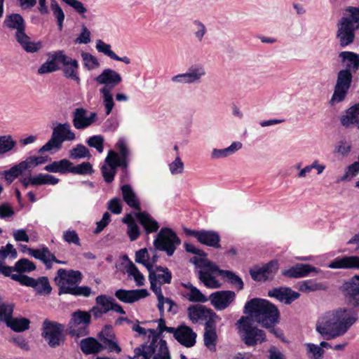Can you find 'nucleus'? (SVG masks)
<instances>
[{
	"label": "nucleus",
	"mask_w": 359,
	"mask_h": 359,
	"mask_svg": "<svg viewBox=\"0 0 359 359\" xmlns=\"http://www.w3.org/2000/svg\"><path fill=\"white\" fill-rule=\"evenodd\" d=\"M358 314L350 309L340 308L325 313L316 324V331L325 339L344 335L358 320Z\"/></svg>",
	"instance_id": "nucleus-1"
},
{
	"label": "nucleus",
	"mask_w": 359,
	"mask_h": 359,
	"mask_svg": "<svg viewBox=\"0 0 359 359\" xmlns=\"http://www.w3.org/2000/svg\"><path fill=\"white\" fill-rule=\"evenodd\" d=\"M243 313L248 314V316L253 318L277 338L283 336L282 330L275 327L280 322V311L278 307L269 300L260 298L251 299L245 303Z\"/></svg>",
	"instance_id": "nucleus-2"
},
{
	"label": "nucleus",
	"mask_w": 359,
	"mask_h": 359,
	"mask_svg": "<svg viewBox=\"0 0 359 359\" xmlns=\"http://www.w3.org/2000/svg\"><path fill=\"white\" fill-rule=\"evenodd\" d=\"M235 325L241 341L248 347L262 344L267 340L265 332L254 326L249 316H241Z\"/></svg>",
	"instance_id": "nucleus-3"
},
{
	"label": "nucleus",
	"mask_w": 359,
	"mask_h": 359,
	"mask_svg": "<svg viewBox=\"0 0 359 359\" xmlns=\"http://www.w3.org/2000/svg\"><path fill=\"white\" fill-rule=\"evenodd\" d=\"M123 199L126 203L135 210L140 211V201L130 184H124L121 187ZM139 222L147 232L156 231L159 227L158 223L146 212H138L135 214Z\"/></svg>",
	"instance_id": "nucleus-4"
},
{
	"label": "nucleus",
	"mask_w": 359,
	"mask_h": 359,
	"mask_svg": "<svg viewBox=\"0 0 359 359\" xmlns=\"http://www.w3.org/2000/svg\"><path fill=\"white\" fill-rule=\"evenodd\" d=\"M75 138V133L71 130L69 123H58L53 128L50 139L39 149L38 153L43 154L52 150L57 151L65 141H72Z\"/></svg>",
	"instance_id": "nucleus-5"
},
{
	"label": "nucleus",
	"mask_w": 359,
	"mask_h": 359,
	"mask_svg": "<svg viewBox=\"0 0 359 359\" xmlns=\"http://www.w3.org/2000/svg\"><path fill=\"white\" fill-rule=\"evenodd\" d=\"M62 324L46 319L42 325L41 336L50 348H55L65 342Z\"/></svg>",
	"instance_id": "nucleus-6"
},
{
	"label": "nucleus",
	"mask_w": 359,
	"mask_h": 359,
	"mask_svg": "<svg viewBox=\"0 0 359 359\" xmlns=\"http://www.w3.org/2000/svg\"><path fill=\"white\" fill-rule=\"evenodd\" d=\"M90 311L77 310L72 313V318L69 322V334L72 337H83L89 333L88 327L91 321Z\"/></svg>",
	"instance_id": "nucleus-7"
},
{
	"label": "nucleus",
	"mask_w": 359,
	"mask_h": 359,
	"mask_svg": "<svg viewBox=\"0 0 359 359\" xmlns=\"http://www.w3.org/2000/svg\"><path fill=\"white\" fill-rule=\"evenodd\" d=\"M352 81L353 73L348 72V69H341L337 73L334 93L330 102L333 104L343 102L351 86Z\"/></svg>",
	"instance_id": "nucleus-8"
},
{
	"label": "nucleus",
	"mask_w": 359,
	"mask_h": 359,
	"mask_svg": "<svg viewBox=\"0 0 359 359\" xmlns=\"http://www.w3.org/2000/svg\"><path fill=\"white\" fill-rule=\"evenodd\" d=\"M183 231L186 236L196 238L201 245L208 247H221V237L217 231L205 229L197 231L187 227H183Z\"/></svg>",
	"instance_id": "nucleus-9"
},
{
	"label": "nucleus",
	"mask_w": 359,
	"mask_h": 359,
	"mask_svg": "<svg viewBox=\"0 0 359 359\" xmlns=\"http://www.w3.org/2000/svg\"><path fill=\"white\" fill-rule=\"evenodd\" d=\"M278 270V263L276 260H271L261 267L255 266L250 269L249 273L251 278L257 282H266L272 280Z\"/></svg>",
	"instance_id": "nucleus-10"
},
{
	"label": "nucleus",
	"mask_w": 359,
	"mask_h": 359,
	"mask_svg": "<svg viewBox=\"0 0 359 359\" xmlns=\"http://www.w3.org/2000/svg\"><path fill=\"white\" fill-rule=\"evenodd\" d=\"M339 291L346 305L352 311V309L359 311V282L355 283L349 279L345 280L339 287Z\"/></svg>",
	"instance_id": "nucleus-11"
},
{
	"label": "nucleus",
	"mask_w": 359,
	"mask_h": 359,
	"mask_svg": "<svg viewBox=\"0 0 359 359\" xmlns=\"http://www.w3.org/2000/svg\"><path fill=\"white\" fill-rule=\"evenodd\" d=\"M205 74L206 72L204 67L202 65L196 64L189 67L186 73L172 76L171 81L180 83H199L201 78Z\"/></svg>",
	"instance_id": "nucleus-12"
},
{
	"label": "nucleus",
	"mask_w": 359,
	"mask_h": 359,
	"mask_svg": "<svg viewBox=\"0 0 359 359\" xmlns=\"http://www.w3.org/2000/svg\"><path fill=\"white\" fill-rule=\"evenodd\" d=\"M83 279L81 271L73 269H59L55 277V282L59 286V290L63 287H73L79 284Z\"/></svg>",
	"instance_id": "nucleus-13"
},
{
	"label": "nucleus",
	"mask_w": 359,
	"mask_h": 359,
	"mask_svg": "<svg viewBox=\"0 0 359 359\" xmlns=\"http://www.w3.org/2000/svg\"><path fill=\"white\" fill-rule=\"evenodd\" d=\"M180 244V238L169 227L161 228L154 241V247H177Z\"/></svg>",
	"instance_id": "nucleus-14"
},
{
	"label": "nucleus",
	"mask_w": 359,
	"mask_h": 359,
	"mask_svg": "<svg viewBox=\"0 0 359 359\" xmlns=\"http://www.w3.org/2000/svg\"><path fill=\"white\" fill-rule=\"evenodd\" d=\"M336 39L339 41V46L344 48L352 44L355 38V29L349 26V22L339 20L337 24Z\"/></svg>",
	"instance_id": "nucleus-15"
},
{
	"label": "nucleus",
	"mask_w": 359,
	"mask_h": 359,
	"mask_svg": "<svg viewBox=\"0 0 359 359\" xmlns=\"http://www.w3.org/2000/svg\"><path fill=\"white\" fill-rule=\"evenodd\" d=\"M174 338L182 346L187 348L193 347L196 342L197 334L191 327L182 324L172 332Z\"/></svg>",
	"instance_id": "nucleus-16"
},
{
	"label": "nucleus",
	"mask_w": 359,
	"mask_h": 359,
	"mask_svg": "<svg viewBox=\"0 0 359 359\" xmlns=\"http://www.w3.org/2000/svg\"><path fill=\"white\" fill-rule=\"evenodd\" d=\"M62 58H65V60H61V64L64 66L62 68L64 76L79 84L81 79L79 74V65L78 60L66 55L64 50H62Z\"/></svg>",
	"instance_id": "nucleus-17"
},
{
	"label": "nucleus",
	"mask_w": 359,
	"mask_h": 359,
	"mask_svg": "<svg viewBox=\"0 0 359 359\" xmlns=\"http://www.w3.org/2000/svg\"><path fill=\"white\" fill-rule=\"evenodd\" d=\"M62 50L48 52L47 53L48 60L39 67L37 73L42 75L60 69V67L57 62L61 63V60H65V58H62Z\"/></svg>",
	"instance_id": "nucleus-18"
},
{
	"label": "nucleus",
	"mask_w": 359,
	"mask_h": 359,
	"mask_svg": "<svg viewBox=\"0 0 359 359\" xmlns=\"http://www.w3.org/2000/svg\"><path fill=\"white\" fill-rule=\"evenodd\" d=\"M233 291L223 290L213 292L210 296L212 304L217 310H224L235 299Z\"/></svg>",
	"instance_id": "nucleus-19"
},
{
	"label": "nucleus",
	"mask_w": 359,
	"mask_h": 359,
	"mask_svg": "<svg viewBox=\"0 0 359 359\" xmlns=\"http://www.w3.org/2000/svg\"><path fill=\"white\" fill-rule=\"evenodd\" d=\"M114 299L108 297L106 294H100L95 298L96 306H93L90 312L95 319L101 318L104 313H107L112 309V304Z\"/></svg>",
	"instance_id": "nucleus-20"
},
{
	"label": "nucleus",
	"mask_w": 359,
	"mask_h": 359,
	"mask_svg": "<svg viewBox=\"0 0 359 359\" xmlns=\"http://www.w3.org/2000/svg\"><path fill=\"white\" fill-rule=\"evenodd\" d=\"M268 296L274 297L280 302H284L285 304H290L299 297L300 294L292 290L290 287H279L270 290Z\"/></svg>",
	"instance_id": "nucleus-21"
},
{
	"label": "nucleus",
	"mask_w": 359,
	"mask_h": 359,
	"mask_svg": "<svg viewBox=\"0 0 359 359\" xmlns=\"http://www.w3.org/2000/svg\"><path fill=\"white\" fill-rule=\"evenodd\" d=\"M95 81L101 85H104L103 87L110 88V90L112 88H114L118 85L121 81L122 77L117 72L111 69H104L100 74L95 78Z\"/></svg>",
	"instance_id": "nucleus-22"
},
{
	"label": "nucleus",
	"mask_w": 359,
	"mask_h": 359,
	"mask_svg": "<svg viewBox=\"0 0 359 359\" xmlns=\"http://www.w3.org/2000/svg\"><path fill=\"white\" fill-rule=\"evenodd\" d=\"M149 292L146 289L127 290L119 289L116 291L115 297L123 303L132 304L140 299L149 296Z\"/></svg>",
	"instance_id": "nucleus-23"
},
{
	"label": "nucleus",
	"mask_w": 359,
	"mask_h": 359,
	"mask_svg": "<svg viewBox=\"0 0 359 359\" xmlns=\"http://www.w3.org/2000/svg\"><path fill=\"white\" fill-rule=\"evenodd\" d=\"M316 267L308 264H297L288 269L282 271V275L291 278H299L307 276L311 272H317Z\"/></svg>",
	"instance_id": "nucleus-24"
},
{
	"label": "nucleus",
	"mask_w": 359,
	"mask_h": 359,
	"mask_svg": "<svg viewBox=\"0 0 359 359\" xmlns=\"http://www.w3.org/2000/svg\"><path fill=\"white\" fill-rule=\"evenodd\" d=\"M188 252L199 255V257H194L190 259V262L196 265L198 267L205 266L208 267L212 271L217 272L221 270L219 267L205 259L206 254L201 248H185Z\"/></svg>",
	"instance_id": "nucleus-25"
},
{
	"label": "nucleus",
	"mask_w": 359,
	"mask_h": 359,
	"mask_svg": "<svg viewBox=\"0 0 359 359\" xmlns=\"http://www.w3.org/2000/svg\"><path fill=\"white\" fill-rule=\"evenodd\" d=\"M331 269H359V257L343 256L333 259L328 265Z\"/></svg>",
	"instance_id": "nucleus-26"
},
{
	"label": "nucleus",
	"mask_w": 359,
	"mask_h": 359,
	"mask_svg": "<svg viewBox=\"0 0 359 359\" xmlns=\"http://www.w3.org/2000/svg\"><path fill=\"white\" fill-rule=\"evenodd\" d=\"M30 251V255L34 258L41 260L43 262L48 269L52 266V263L56 262L58 264H65V262H61L55 257L54 254L49 252L48 248H27Z\"/></svg>",
	"instance_id": "nucleus-27"
},
{
	"label": "nucleus",
	"mask_w": 359,
	"mask_h": 359,
	"mask_svg": "<svg viewBox=\"0 0 359 359\" xmlns=\"http://www.w3.org/2000/svg\"><path fill=\"white\" fill-rule=\"evenodd\" d=\"M339 57L341 64L351 73H355L359 69V54L351 51L339 53Z\"/></svg>",
	"instance_id": "nucleus-28"
},
{
	"label": "nucleus",
	"mask_w": 359,
	"mask_h": 359,
	"mask_svg": "<svg viewBox=\"0 0 359 359\" xmlns=\"http://www.w3.org/2000/svg\"><path fill=\"white\" fill-rule=\"evenodd\" d=\"M341 124L346 128L359 126V103L349 107L339 118Z\"/></svg>",
	"instance_id": "nucleus-29"
},
{
	"label": "nucleus",
	"mask_w": 359,
	"mask_h": 359,
	"mask_svg": "<svg viewBox=\"0 0 359 359\" xmlns=\"http://www.w3.org/2000/svg\"><path fill=\"white\" fill-rule=\"evenodd\" d=\"M211 309H207L201 304L191 305L187 309L189 318L193 323L204 321L211 312Z\"/></svg>",
	"instance_id": "nucleus-30"
},
{
	"label": "nucleus",
	"mask_w": 359,
	"mask_h": 359,
	"mask_svg": "<svg viewBox=\"0 0 359 359\" xmlns=\"http://www.w3.org/2000/svg\"><path fill=\"white\" fill-rule=\"evenodd\" d=\"M80 348L85 355H91L101 352L104 346L95 338L90 337L80 341Z\"/></svg>",
	"instance_id": "nucleus-31"
},
{
	"label": "nucleus",
	"mask_w": 359,
	"mask_h": 359,
	"mask_svg": "<svg viewBox=\"0 0 359 359\" xmlns=\"http://www.w3.org/2000/svg\"><path fill=\"white\" fill-rule=\"evenodd\" d=\"M4 25L7 28L20 32L22 29H25V21L22 16L19 13H11L7 15L4 21Z\"/></svg>",
	"instance_id": "nucleus-32"
},
{
	"label": "nucleus",
	"mask_w": 359,
	"mask_h": 359,
	"mask_svg": "<svg viewBox=\"0 0 359 359\" xmlns=\"http://www.w3.org/2000/svg\"><path fill=\"white\" fill-rule=\"evenodd\" d=\"M72 165V162L66 158H64L60 161H53V163L46 165L43 170L49 172L67 174L70 172Z\"/></svg>",
	"instance_id": "nucleus-33"
},
{
	"label": "nucleus",
	"mask_w": 359,
	"mask_h": 359,
	"mask_svg": "<svg viewBox=\"0 0 359 359\" xmlns=\"http://www.w3.org/2000/svg\"><path fill=\"white\" fill-rule=\"evenodd\" d=\"M242 147L239 142H233L229 147L224 149H213L211 153V158L219 159L226 158L234 154Z\"/></svg>",
	"instance_id": "nucleus-34"
},
{
	"label": "nucleus",
	"mask_w": 359,
	"mask_h": 359,
	"mask_svg": "<svg viewBox=\"0 0 359 359\" xmlns=\"http://www.w3.org/2000/svg\"><path fill=\"white\" fill-rule=\"evenodd\" d=\"M31 321L25 317H12L7 323L6 326L16 332H22L29 329Z\"/></svg>",
	"instance_id": "nucleus-35"
},
{
	"label": "nucleus",
	"mask_w": 359,
	"mask_h": 359,
	"mask_svg": "<svg viewBox=\"0 0 359 359\" xmlns=\"http://www.w3.org/2000/svg\"><path fill=\"white\" fill-rule=\"evenodd\" d=\"M348 15L341 18L339 20L341 22L348 21L349 22V26L355 29H359V8L354 6H348L345 10Z\"/></svg>",
	"instance_id": "nucleus-36"
},
{
	"label": "nucleus",
	"mask_w": 359,
	"mask_h": 359,
	"mask_svg": "<svg viewBox=\"0 0 359 359\" xmlns=\"http://www.w3.org/2000/svg\"><path fill=\"white\" fill-rule=\"evenodd\" d=\"M104 162L105 164L101 167V172L104 182L109 184L114 181L117 170L113 164L111 158L107 156L105 158Z\"/></svg>",
	"instance_id": "nucleus-37"
},
{
	"label": "nucleus",
	"mask_w": 359,
	"mask_h": 359,
	"mask_svg": "<svg viewBox=\"0 0 359 359\" xmlns=\"http://www.w3.org/2000/svg\"><path fill=\"white\" fill-rule=\"evenodd\" d=\"M91 288L88 286L63 287L59 291V294H69L74 296L89 297L91 294Z\"/></svg>",
	"instance_id": "nucleus-38"
},
{
	"label": "nucleus",
	"mask_w": 359,
	"mask_h": 359,
	"mask_svg": "<svg viewBox=\"0 0 359 359\" xmlns=\"http://www.w3.org/2000/svg\"><path fill=\"white\" fill-rule=\"evenodd\" d=\"M219 275L223 278H226L229 282L233 285L237 290H242L244 287V283L242 278L234 272L229 270H220Z\"/></svg>",
	"instance_id": "nucleus-39"
},
{
	"label": "nucleus",
	"mask_w": 359,
	"mask_h": 359,
	"mask_svg": "<svg viewBox=\"0 0 359 359\" xmlns=\"http://www.w3.org/2000/svg\"><path fill=\"white\" fill-rule=\"evenodd\" d=\"M11 273L16 271L20 274L25 272H31L35 270L34 264L26 258H22L15 262L14 266H10Z\"/></svg>",
	"instance_id": "nucleus-40"
},
{
	"label": "nucleus",
	"mask_w": 359,
	"mask_h": 359,
	"mask_svg": "<svg viewBox=\"0 0 359 359\" xmlns=\"http://www.w3.org/2000/svg\"><path fill=\"white\" fill-rule=\"evenodd\" d=\"M157 347L158 344H156L151 341L149 345L147 344H143L134 349V355L133 357L129 356L128 358L129 359L139 358L143 353L150 356H154V354H156L155 352Z\"/></svg>",
	"instance_id": "nucleus-41"
},
{
	"label": "nucleus",
	"mask_w": 359,
	"mask_h": 359,
	"mask_svg": "<svg viewBox=\"0 0 359 359\" xmlns=\"http://www.w3.org/2000/svg\"><path fill=\"white\" fill-rule=\"evenodd\" d=\"M107 156L109 157L115 165V168L117 169L118 167L122 168L123 172L126 175L127 174V168L128 166V157H119L118 153L113 150H109L107 154Z\"/></svg>",
	"instance_id": "nucleus-42"
},
{
	"label": "nucleus",
	"mask_w": 359,
	"mask_h": 359,
	"mask_svg": "<svg viewBox=\"0 0 359 359\" xmlns=\"http://www.w3.org/2000/svg\"><path fill=\"white\" fill-rule=\"evenodd\" d=\"M69 158L73 160L85 158L89 159L91 157V154L86 147L81 144H79L69 151Z\"/></svg>",
	"instance_id": "nucleus-43"
},
{
	"label": "nucleus",
	"mask_w": 359,
	"mask_h": 359,
	"mask_svg": "<svg viewBox=\"0 0 359 359\" xmlns=\"http://www.w3.org/2000/svg\"><path fill=\"white\" fill-rule=\"evenodd\" d=\"M86 110L83 108H76L73 112V125L76 129H84L86 121Z\"/></svg>",
	"instance_id": "nucleus-44"
},
{
	"label": "nucleus",
	"mask_w": 359,
	"mask_h": 359,
	"mask_svg": "<svg viewBox=\"0 0 359 359\" xmlns=\"http://www.w3.org/2000/svg\"><path fill=\"white\" fill-rule=\"evenodd\" d=\"M100 93L102 95L103 104L105 107L106 114L109 115L114 106L112 94L110 88L102 87L100 89Z\"/></svg>",
	"instance_id": "nucleus-45"
},
{
	"label": "nucleus",
	"mask_w": 359,
	"mask_h": 359,
	"mask_svg": "<svg viewBox=\"0 0 359 359\" xmlns=\"http://www.w3.org/2000/svg\"><path fill=\"white\" fill-rule=\"evenodd\" d=\"M81 56L83 61V66L87 70L90 71L100 67L97 58L91 53L82 51Z\"/></svg>",
	"instance_id": "nucleus-46"
},
{
	"label": "nucleus",
	"mask_w": 359,
	"mask_h": 359,
	"mask_svg": "<svg viewBox=\"0 0 359 359\" xmlns=\"http://www.w3.org/2000/svg\"><path fill=\"white\" fill-rule=\"evenodd\" d=\"M70 172L76 175H92L94 172L93 165L89 162H83L77 165H71Z\"/></svg>",
	"instance_id": "nucleus-47"
},
{
	"label": "nucleus",
	"mask_w": 359,
	"mask_h": 359,
	"mask_svg": "<svg viewBox=\"0 0 359 359\" xmlns=\"http://www.w3.org/2000/svg\"><path fill=\"white\" fill-rule=\"evenodd\" d=\"M198 278L208 287L217 288L219 286L216 278L208 271H199Z\"/></svg>",
	"instance_id": "nucleus-48"
},
{
	"label": "nucleus",
	"mask_w": 359,
	"mask_h": 359,
	"mask_svg": "<svg viewBox=\"0 0 359 359\" xmlns=\"http://www.w3.org/2000/svg\"><path fill=\"white\" fill-rule=\"evenodd\" d=\"M16 145V142L11 135L0 136V155L11 151Z\"/></svg>",
	"instance_id": "nucleus-49"
},
{
	"label": "nucleus",
	"mask_w": 359,
	"mask_h": 359,
	"mask_svg": "<svg viewBox=\"0 0 359 359\" xmlns=\"http://www.w3.org/2000/svg\"><path fill=\"white\" fill-rule=\"evenodd\" d=\"M34 177L35 179L34 181L36 182V186L44 184L55 185L60 181L58 178L50 174L39 173L34 175Z\"/></svg>",
	"instance_id": "nucleus-50"
},
{
	"label": "nucleus",
	"mask_w": 359,
	"mask_h": 359,
	"mask_svg": "<svg viewBox=\"0 0 359 359\" xmlns=\"http://www.w3.org/2000/svg\"><path fill=\"white\" fill-rule=\"evenodd\" d=\"M24 170L20 163L12 166L10 169L4 170L3 175L5 180L8 183H12L18 177L21 175Z\"/></svg>",
	"instance_id": "nucleus-51"
},
{
	"label": "nucleus",
	"mask_w": 359,
	"mask_h": 359,
	"mask_svg": "<svg viewBox=\"0 0 359 359\" xmlns=\"http://www.w3.org/2000/svg\"><path fill=\"white\" fill-rule=\"evenodd\" d=\"M217 340L216 330H205L203 334L204 344L210 351H215L216 350Z\"/></svg>",
	"instance_id": "nucleus-52"
},
{
	"label": "nucleus",
	"mask_w": 359,
	"mask_h": 359,
	"mask_svg": "<svg viewBox=\"0 0 359 359\" xmlns=\"http://www.w3.org/2000/svg\"><path fill=\"white\" fill-rule=\"evenodd\" d=\"M36 280L37 285L34 289L37 293L49 294L51 292L52 287L47 277L42 276Z\"/></svg>",
	"instance_id": "nucleus-53"
},
{
	"label": "nucleus",
	"mask_w": 359,
	"mask_h": 359,
	"mask_svg": "<svg viewBox=\"0 0 359 359\" xmlns=\"http://www.w3.org/2000/svg\"><path fill=\"white\" fill-rule=\"evenodd\" d=\"M8 277H10L13 280L18 281L22 285L32 287L33 288L37 285L36 280L27 275L11 273V276Z\"/></svg>",
	"instance_id": "nucleus-54"
},
{
	"label": "nucleus",
	"mask_w": 359,
	"mask_h": 359,
	"mask_svg": "<svg viewBox=\"0 0 359 359\" xmlns=\"http://www.w3.org/2000/svg\"><path fill=\"white\" fill-rule=\"evenodd\" d=\"M50 7L53 11V15L57 19V25L58 29L60 31H62L63 28V22L65 20V13L61 7L55 1L51 3Z\"/></svg>",
	"instance_id": "nucleus-55"
},
{
	"label": "nucleus",
	"mask_w": 359,
	"mask_h": 359,
	"mask_svg": "<svg viewBox=\"0 0 359 359\" xmlns=\"http://www.w3.org/2000/svg\"><path fill=\"white\" fill-rule=\"evenodd\" d=\"M149 255L147 248H140V250L136 252L135 254V262L143 264L148 271L152 269V264L148 261Z\"/></svg>",
	"instance_id": "nucleus-56"
},
{
	"label": "nucleus",
	"mask_w": 359,
	"mask_h": 359,
	"mask_svg": "<svg viewBox=\"0 0 359 359\" xmlns=\"http://www.w3.org/2000/svg\"><path fill=\"white\" fill-rule=\"evenodd\" d=\"M307 347V355L310 359H322L325 351L319 346L314 344H306Z\"/></svg>",
	"instance_id": "nucleus-57"
},
{
	"label": "nucleus",
	"mask_w": 359,
	"mask_h": 359,
	"mask_svg": "<svg viewBox=\"0 0 359 359\" xmlns=\"http://www.w3.org/2000/svg\"><path fill=\"white\" fill-rule=\"evenodd\" d=\"M104 142L103 136L97 135L90 137L86 143L89 147L96 149L99 153H102L104 150Z\"/></svg>",
	"instance_id": "nucleus-58"
},
{
	"label": "nucleus",
	"mask_w": 359,
	"mask_h": 359,
	"mask_svg": "<svg viewBox=\"0 0 359 359\" xmlns=\"http://www.w3.org/2000/svg\"><path fill=\"white\" fill-rule=\"evenodd\" d=\"M186 297L191 302H206L208 298L195 286H191V291Z\"/></svg>",
	"instance_id": "nucleus-59"
},
{
	"label": "nucleus",
	"mask_w": 359,
	"mask_h": 359,
	"mask_svg": "<svg viewBox=\"0 0 359 359\" xmlns=\"http://www.w3.org/2000/svg\"><path fill=\"white\" fill-rule=\"evenodd\" d=\"M193 25L194 27V34L196 37V39L199 41L201 42L203 39V37L207 34V28L205 25L199 20H195L193 22Z\"/></svg>",
	"instance_id": "nucleus-60"
},
{
	"label": "nucleus",
	"mask_w": 359,
	"mask_h": 359,
	"mask_svg": "<svg viewBox=\"0 0 359 359\" xmlns=\"http://www.w3.org/2000/svg\"><path fill=\"white\" fill-rule=\"evenodd\" d=\"M153 359H170L168 347L165 340H160L158 352L154 354Z\"/></svg>",
	"instance_id": "nucleus-61"
},
{
	"label": "nucleus",
	"mask_w": 359,
	"mask_h": 359,
	"mask_svg": "<svg viewBox=\"0 0 359 359\" xmlns=\"http://www.w3.org/2000/svg\"><path fill=\"white\" fill-rule=\"evenodd\" d=\"M149 271V275H154L156 278V281L158 282L160 285L163 284H170L172 280V273L168 269H165V273L163 274L156 273L154 271L151 269Z\"/></svg>",
	"instance_id": "nucleus-62"
},
{
	"label": "nucleus",
	"mask_w": 359,
	"mask_h": 359,
	"mask_svg": "<svg viewBox=\"0 0 359 359\" xmlns=\"http://www.w3.org/2000/svg\"><path fill=\"white\" fill-rule=\"evenodd\" d=\"M95 47L98 52L104 54L111 59H113L116 54L113 50H111V46L109 44L104 43L100 39L97 40Z\"/></svg>",
	"instance_id": "nucleus-63"
},
{
	"label": "nucleus",
	"mask_w": 359,
	"mask_h": 359,
	"mask_svg": "<svg viewBox=\"0 0 359 359\" xmlns=\"http://www.w3.org/2000/svg\"><path fill=\"white\" fill-rule=\"evenodd\" d=\"M64 240L69 244L81 245L80 239L78 233L74 230H67L63 233Z\"/></svg>",
	"instance_id": "nucleus-64"
}]
</instances>
